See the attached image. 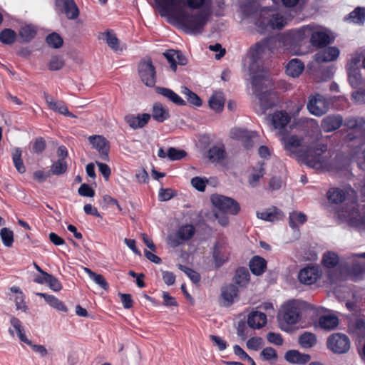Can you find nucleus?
Segmentation results:
<instances>
[{
	"mask_svg": "<svg viewBox=\"0 0 365 365\" xmlns=\"http://www.w3.org/2000/svg\"><path fill=\"white\" fill-rule=\"evenodd\" d=\"M172 18L188 34H200L207 25L210 14L205 11L196 13L178 9L172 14Z\"/></svg>",
	"mask_w": 365,
	"mask_h": 365,
	"instance_id": "f257e3e1",
	"label": "nucleus"
},
{
	"mask_svg": "<svg viewBox=\"0 0 365 365\" xmlns=\"http://www.w3.org/2000/svg\"><path fill=\"white\" fill-rule=\"evenodd\" d=\"M306 303L297 299H291L284 302L278 313L277 322L280 329L289 331L301 321Z\"/></svg>",
	"mask_w": 365,
	"mask_h": 365,
	"instance_id": "f03ea898",
	"label": "nucleus"
},
{
	"mask_svg": "<svg viewBox=\"0 0 365 365\" xmlns=\"http://www.w3.org/2000/svg\"><path fill=\"white\" fill-rule=\"evenodd\" d=\"M327 150V145L320 143L314 147L299 149L297 152V155L309 168L320 170L326 165V159L323 154Z\"/></svg>",
	"mask_w": 365,
	"mask_h": 365,
	"instance_id": "7ed1b4c3",
	"label": "nucleus"
},
{
	"mask_svg": "<svg viewBox=\"0 0 365 365\" xmlns=\"http://www.w3.org/2000/svg\"><path fill=\"white\" fill-rule=\"evenodd\" d=\"M255 24L259 33L264 34L272 30L282 29L286 22L281 14H274L270 9L264 8L259 13Z\"/></svg>",
	"mask_w": 365,
	"mask_h": 365,
	"instance_id": "20e7f679",
	"label": "nucleus"
},
{
	"mask_svg": "<svg viewBox=\"0 0 365 365\" xmlns=\"http://www.w3.org/2000/svg\"><path fill=\"white\" fill-rule=\"evenodd\" d=\"M307 40V25L287 31L282 38L284 46L296 54H299L300 47L306 43Z\"/></svg>",
	"mask_w": 365,
	"mask_h": 365,
	"instance_id": "39448f33",
	"label": "nucleus"
},
{
	"mask_svg": "<svg viewBox=\"0 0 365 365\" xmlns=\"http://www.w3.org/2000/svg\"><path fill=\"white\" fill-rule=\"evenodd\" d=\"M212 205L223 213L235 215L240 210V204L234 199L221 195H212Z\"/></svg>",
	"mask_w": 365,
	"mask_h": 365,
	"instance_id": "423d86ee",
	"label": "nucleus"
},
{
	"mask_svg": "<svg viewBox=\"0 0 365 365\" xmlns=\"http://www.w3.org/2000/svg\"><path fill=\"white\" fill-rule=\"evenodd\" d=\"M307 39L316 48H324L331 43L329 35L314 24L307 25Z\"/></svg>",
	"mask_w": 365,
	"mask_h": 365,
	"instance_id": "0eeeda50",
	"label": "nucleus"
},
{
	"mask_svg": "<svg viewBox=\"0 0 365 365\" xmlns=\"http://www.w3.org/2000/svg\"><path fill=\"white\" fill-rule=\"evenodd\" d=\"M138 70L139 76L145 86L153 87L155 85L156 71L150 58L141 60L138 63Z\"/></svg>",
	"mask_w": 365,
	"mask_h": 365,
	"instance_id": "6e6552de",
	"label": "nucleus"
},
{
	"mask_svg": "<svg viewBox=\"0 0 365 365\" xmlns=\"http://www.w3.org/2000/svg\"><path fill=\"white\" fill-rule=\"evenodd\" d=\"M327 347L334 353L345 354L350 349L349 337L341 333H334L329 336L327 341Z\"/></svg>",
	"mask_w": 365,
	"mask_h": 365,
	"instance_id": "1a4fd4ad",
	"label": "nucleus"
},
{
	"mask_svg": "<svg viewBox=\"0 0 365 365\" xmlns=\"http://www.w3.org/2000/svg\"><path fill=\"white\" fill-rule=\"evenodd\" d=\"M195 229L192 225H184L178 229L175 233L168 237V243L172 247H176L184 242L190 240L195 235Z\"/></svg>",
	"mask_w": 365,
	"mask_h": 365,
	"instance_id": "9d476101",
	"label": "nucleus"
},
{
	"mask_svg": "<svg viewBox=\"0 0 365 365\" xmlns=\"http://www.w3.org/2000/svg\"><path fill=\"white\" fill-rule=\"evenodd\" d=\"M307 108L311 114L319 117L329 110V103L323 96L316 93L309 97Z\"/></svg>",
	"mask_w": 365,
	"mask_h": 365,
	"instance_id": "9b49d317",
	"label": "nucleus"
},
{
	"mask_svg": "<svg viewBox=\"0 0 365 365\" xmlns=\"http://www.w3.org/2000/svg\"><path fill=\"white\" fill-rule=\"evenodd\" d=\"M88 141L92 148L96 149L100 158L105 162L110 160L109 152L110 149V142L103 135H93L88 137Z\"/></svg>",
	"mask_w": 365,
	"mask_h": 365,
	"instance_id": "f8f14e48",
	"label": "nucleus"
},
{
	"mask_svg": "<svg viewBox=\"0 0 365 365\" xmlns=\"http://www.w3.org/2000/svg\"><path fill=\"white\" fill-rule=\"evenodd\" d=\"M230 250L227 241L222 238L218 240L214 245L212 258L216 267H222L228 261Z\"/></svg>",
	"mask_w": 365,
	"mask_h": 365,
	"instance_id": "ddd939ff",
	"label": "nucleus"
},
{
	"mask_svg": "<svg viewBox=\"0 0 365 365\" xmlns=\"http://www.w3.org/2000/svg\"><path fill=\"white\" fill-rule=\"evenodd\" d=\"M230 137L242 141L246 149H250L254 146L255 139L258 137L256 132L249 131L242 128H233L230 132Z\"/></svg>",
	"mask_w": 365,
	"mask_h": 365,
	"instance_id": "4468645a",
	"label": "nucleus"
},
{
	"mask_svg": "<svg viewBox=\"0 0 365 365\" xmlns=\"http://www.w3.org/2000/svg\"><path fill=\"white\" fill-rule=\"evenodd\" d=\"M322 272L319 266H307L299 272V281L305 284H314L322 276Z\"/></svg>",
	"mask_w": 365,
	"mask_h": 365,
	"instance_id": "2eb2a0df",
	"label": "nucleus"
},
{
	"mask_svg": "<svg viewBox=\"0 0 365 365\" xmlns=\"http://www.w3.org/2000/svg\"><path fill=\"white\" fill-rule=\"evenodd\" d=\"M238 287L233 284H225L221 287L220 297V306L229 307L235 302V299L238 297Z\"/></svg>",
	"mask_w": 365,
	"mask_h": 365,
	"instance_id": "dca6fc26",
	"label": "nucleus"
},
{
	"mask_svg": "<svg viewBox=\"0 0 365 365\" xmlns=\"http://www.w3.org/2000/svg\"><path fill=\"white\" fill-rule=\"evenodd\" d=\"M163 56L174 72L176 71L177 65L185 66L187 63V58L180 51L170 49L163 53Z\"/></svg>",
	"mask_w": 365,
	"mask_h": 365,
	"instance_id": "f3484780",
	"label": "nucleus"
},
{
	"mask_svg": "<svg viewBox=\"0 0 365 365\" xmlns=\"http://www.w3.org/2000/svg\"><path fill=\"white\" fill-rule=\"evenodd\" d=\"M269 38H265L262 41L256 43L252 47L250 48V58L252 66H253L255 63H257L258 61L261 59L265 50L269 48Z\"/></svg>",
	"mask_w": 365,
	"mask_h": 365,
	"instance_id": "a211bd4d",
	"label": "nucleus"
},
{
	"mask_svg": "<svg viewBox=\"0 0 365 365\" xmlns=\"http://www.w3.org/2000/svg\"><path fill=\"white\" fill-rule=\"evenodd\" d=\"M150 118L151 115L149 113L138 114L137 115L128 114L125 116L124 119L131 128L136 130L145 127Z\"/></svg>",
	"mask_w": 365,
	"mask_h": 365,
	"instance_id": "6ab92c4d",
	"label": "nucleus"
},
{
	"mask_svg": "<svg viewBox=\"0 0 365 365\" xmlns=\"http://www.w3.org/2000/svg\"><path fill=\"white\" fill-rule=\"evenodd\" d=\"M343 122L344 120L341 115H329L322 119L321 126L324 132L329 133L339 128Z\"/></svg>",
	"mask_w": 365,
	"mask_h": 365,
	"instance_id": "aec40b11",
	"label": "nucleus"
},
{
	"mask_svg": "<svg viewBox=\"0 0 365 365\" xmlns=\"http://www.w3.org/2000/svg\"><path fill=\"white\" fill-rule=\"evenodd\" d=\"M160 9V14L162 16H170L175 12L178 9H176L179 6L182 0H155Z\"/></svg>",
	"mask_w": 365,
	"mask_h": 365,
	"instance_id": "412c9836",
	"label": "nucleus"
},
{
	"mask_svg": "<svg viewBox=\"0 0 365 365\" xmlns=\"http://www.w3.org/2000/svg\"><path fill=\"white\" fill-rule=\"evenodd\" d=\"M339 55V50L335 46H330L319 51L314 55L317 63L330 62L335 61Z\"/></svg>",
	"mask_w": 365,
	"mask_h": 365,
	"instance_id": "4be33fe9",
	"label": "nucleus"
},
{
	"mask_svg": "<svg viewBox=\"0 0 365 365\" xmlns=\"http://www.w3.org/2000/svg\"><path fill=\"white\" fill-rule=\"evenodd\" d=\"M44 98L50 109L67 117H76L75 115L69 112L66 103L63 101H54L53 98L47 93H44Z\"/></svg>",
	"mask_w": 365,
	"mask_h": 365,
	"instance_id": "5701e85b",
	"label": "nucleus"
},
{
	"mask_svg": "<svg viewBox=\"0 0 365 365\" xmlns=\"http://www.w3.org/2000/svg\"><path fill=\"white\" fill-rule=\"evenodd\" d=\"M267 324V315L261 311H253L247 317V324L254 329L264 327Z\"/></svg>",
	"mask_w": 365,
	"mask_h": 365,
	"instance_id": "b1692460",
	"label": "nucleus"
},
{
	"mask_svg": "<svg viewBox=\"0 0 365 365\" xmlns=\"http://www.w3.org/2000/svg\"><path fill=\"white\" fill-rule=\"evenodd\" d=\"M34 282L39 284H47L49 288L54 292H58L62 289L61 282L53 275L48 273L46 274L45 276H36Z\"/></svg>",
	"mask_w": 365,
	"mask_h": 365,
	"instance_id": "393cba45",
	"label": "nucleus"
},
{
	"mask_svg": "<svg viewBox=\"0 0 365 365\" xmlns=\"http://www.w3.org/2000/svg\"><path fill=\"white\" fill-rule=\"evenodd\" d=\"M259 98L260 106L263 113L267 110L273 108L277 104V96L274 92L265 91L257 94Z\"/></svg>",
	"mask_w": 365,
	"mask_h": 365,
	"instance_id": "a878e982",
	"label": "nucleus"
},
{
	"mask_svg": "<svg viewBox=\"0 0 365 365\" xmlns=\"http://www.w3.org/2000/svg\"><path fill=\"white\" fill-rule=\"evenodd\" d=\"M291 117L285 110H277L272 115V123L275 129L282 130L290 122Z\"/></svg>",
	"mask_w": 365,
	"mask_h": 365,
	"instance_id": "bb28decb",
	"label": "nucleus"
},
{
	"mask_svg": "<svg viewBox=\"0 0 365 365\" xmlns=\"http://www.w3.org/2000/svg\"><path fill=\"white\" fill-rule=\"evenodd\" d=\"M284 359L291 364H305L310 361L311 356L307 354H302L297 350L292 349L285 353Z\"/></svg>",
	"mask_w": 365,
	"mask_h": 365,
	"instance_id": "cd10ccee",
	"label": "nucleus"
},
{
	"mask_svg": "<svg viewBox=\"0 0 365 365\" xmlns=\"http://www.w3.org/2000/svg\"><path fill=\"white\" fill-rule=\"evenodd\" d=\"M234 282L240 287L245 288L250 281V274L247 268L240 267L235 270Z\"/></svg>",
	"mask_w": 365,
	"mask_h": 365,
	"instance_id": "c85d7f7f",
	"label": "nucleus"
},
{
	"mask_svg": "<svg viewBox=\"0 0 365 365\" xmlns=\"http://www.w3.org/2000/svg\"><path fill=\"white\" fill-rule=\"evenodd\" d=\"M36 294L43 298L46 302L53 309L64 313L68 312V309L63 302L58 299L54 295L48 294L46 293H37Z\"/></svg>",
	"mask_w": 365,
	"mask_h": 365,
	"instance_id": "c756f323",
	"label": "nucleus"
},
{
	"mask_svg": "<svg viewBox=\"0 0 365 365\" xmlns=\"http://www.w3.org/2000/svg\"><path fill=\"white\" fill-rule=\"evenodd\" d=\"M249 266L253 274L259 276L267 268V261L262 257L255 256L250 261Z\"/></svg>",
	"mask_w": 365,
	"mask_h": 365,
	"instance_id": "7c9ffc66",
	"label": "nucleus"
},
{
	"mask_svg": "<svg viewBox=\"0 0 365 365\" xmlns=\"http://www.w3.org/2000/svg\"><path fill=\"white\" fill-rule=\"evenodd\" d=\"M304 69L303 62L298 58H294L290 60L286 66V73L289 76L296 78L302 73Z\"/></svg>",
	"mask_w": 365,
	"mask_h": 365,
	"instance_id": "2f4dec72",
	"label": "nucleus"
},
{
	"mask_svg": "<svg viewBox=\"0 0 365 365\" xmlns=\"http://www.w3.org/2000/svg\"><path fill=\"white\" fill-rule=\"evenodd\" d=\"M155 91L157 93L169 99L173 103L179 106H185V101L173 90L164 87H156Z\"/></svg>",
	"mask_w": 365,
	"mask_h": 365,
	"instance_id": "473e14b6",
	"label": "nucleus"
},
{
	"mask_svg": "<svg viewBox=\"0 0 365 365\" xmlns=\"http://www.w3.org/2000/svg\"><path fill=\"white\" fill-rule=\"evenodd\" d=\"M152 117L157 122L163 123L169 118V110L162 103L157 102L153 106Z\"/></svg>",
	"mask_w": 365,
	"mask_h": 365,
	"instance_id": "72a5a7b5",
	"label": "nucleus"
},
{
	"mask_svg": "<svg viewBox=\"0 0 365 365\" xmlns=\"http://www.w3.org/2000/svg\"><path fill=\"white\" fill-rule=\"evenodd\" d=\"M282 212L277 207H274L263 212H258L257 216L258 218L267 221L274 222L279 220L282 217Z\"/></svg>",
	"mask_w": 365,
	"mask_h": 365,
	"instance_id": "f704fd0d",
	"label": "nucleus"
},
{
	"mask_svg": "<svg viewBox=\"0 0 365 365\" xmlns=\"http://www.w3.org/2000/svg\"><path fill=\"white\" fill-rule=\"evenodd\" d=\"M339 324V319L335 315H322L319 319V327L323 329L331 330Z\"/></svg>",
	"mask_w": 365,
	"mask_h": 365,
	"instance_id": "c9c22d12",
	"label": "nucleus"
},
{
	"mask_svg": "<svg viewBox=\"0 0 365 365\" xmlns=\"http://www.w3.org/2000/svg\"><path fill=\"white\" fill-rule=\"evenodd\" d=\"M347 192L340 188H331L327 192L328 200L334 204H341L346 198Z\"/></svg>",
	"mask_w": 365,
	"mask_h": 365,
	"instance_id": "e433bc0d",
	"label": "nucleus"
},
{
	"mask_svg": "<svg viewBox=\"0 0 365 365\" xmlns=\"http://www.w3.org/2000/svg\"><path fill=\"white\" fill-rule=\"evenodd\" d=\"M63 10L68 19H76L79 16L78 8L73 0H63Z\"/></svg>",
	"mask_w": 365,
	"mask_h": 365,
	"instance_id": "4c0bfd02",
	"label": "nucleus"
},
{
	"mask_svg": "<svg viewBox=\"0 0 365 365\" xmlns=\"http://www.w3.org/2000/svg\"><path fill=\"white\" fill-rule=\"evenodd\" d=\"M36 33V28L31 24L22 26L19 30V36L24 43H29L32 41L35 38Z\"/></svg>",
	"mask_w": 365,
	"mask_h": 365,
	"instance_id": "58836bf2",
	"label": "nucleus"
},
{
	"mask_svg": "<svg viewBox=\"0 0 365 365\" xmlns=\"http://www.w3.org/2000/svg\"><path fill=\"white\" fill-rule=\"evenodd\" d=\"M252 174L248 176V183L252 187H256L259 184L260 179L264 175L265 170L264 168V163H261L259 168L256 169L253 168Z\"/></svg>",
	"mask_w": 365,
	"mask_h": 365,
	"instance_id": "ea45409f",
	"label": "nucleus"
},
{
	"mask_svg": "<svg viewBox=\"0 0 365 365\" xmlns=\"http://www.w3.org/2000/svg\"><path fill=\"white\" fill-rule=\"evenodd\" d=\"M345 20L359 24H364L365 21V8L356 7L349 14Z\"/></svg>",
	"mask_w": 365,
	"mask_h": 365,
	"instance_id": "a19ab883",
	"label": "nucleus"
},
{
	"mask_svg": "<svg viewBox=\"0 0 365 365\" xmlns=\"http://www.w3.org/2000/svg\"><path fill=\"white\" fill-rule=\"evenodd\" d=\"M349 130H357L362 128L365 125V118L363 117H348L343 124Z\"/></svg>",
	"mask_w": 365,
	"mask_h": 365,
	"instance_id": "79ce46f5",
	"label": "nucleus"
},
{
	"mask_svg": "<svg viewBox=\"0 0 365 365\" xmlns=\"http://www.w3.org/2000/svg\"><path fill=\"white\" fill-rule=\"evenodd\" d=\"M84 272L88 274L89 277L95 282L96 284H98L101 288L104 290H108L109 289V284L107 282L105 277L100 274H97L93 272L90 268L84 267Z\"/></svg>",
	"mask_w": 365,
	"mask_h": 365,
	"instance_id": "37998d69",
	"label": "nucleus"
},
{
	"mask_svg": "<svg viewBox=\"0 0 365 365\" xmlns=\"http://www.w3.org/2000/svg\"><path fill=\"white\" fill-rule=\"evenodd\" d=\"M339 256L333 252H327L324 254L322 264L328 269L335 267L339 263Z\"/></svg>",
	"mask_w": 365,
	"mask_h": 365,
	"instance_id": "c03bdc74",
	"label": "nucleus"
},
{
	"mask_svg": "<svg viewBox=\"0 0 365 365\" xmlns=\"http://www.w3.org/2000/svg\"><path fill=\"white\" fill-rule=\"evenodd\" d=\"M225 105V98L221 93L212 95L209 100V106L215 112H221Z\"/></svg>",
	"mask_w": 365,
	"mask_h": 365,
	"instance_id": "a18cd8bd",
	"label": "nucleus"
},
{
	"mask_svg": "<svg viewBox=\"0 0 365 365\" xmlns=\"http://www.w3.org/2000/svg\"><path fill=\"white\" fill-rule=\"evenodd\" d=\"M226 157V152L222 147L213 146L208 150V158L212 162H220Z\"/></svg>",
	"mask_w": 365,
	"mask_h": 365,
	"instance_id": "49530a36",
	"label": "nucleus"
},
{
	"mask_svg": "<svg viewBox=\"0 0 365 365\" xmlns=\"http://www.w3.org/2000/svg\"><path fill=\"white\" fill-rule=\"evenodd\" d=\"M22 150L20 148H15L12 151V160L16 169L20 173L26 172V168L21 159Z\"/></svg>",
	"mask_w": 365,
	"mask_h": 365,
	"instance_id": "de8ad7c7",
	"label": "nucleus"
},
{
	"mask_svg": "<svg viewBox=\"0 0 365 365\" xmlns=\"http://www.w3.org/2000/svg\"><path fill=\"white\" fill-rule=\"evenodd\" d=\"M299 344L303 348H311L317 344V337L312 333L304 332L299 337Z\"/></svg>",
	"mask_w": 365,
	"mask_h": 365,
	"instance_id": "09e8293b",
	"label": "nucleus"
},
{
	"mask_svg": "<svg viewBox=\"0 0 365 365\" xmlns=\"http://www.w3.org/2000/svg\"><path fill=\"white\" fill-rule=\"evenodd\" d=\"M307 216L301 212H292L289 215V225L292 229L296 228L298 224L302 225L307 222Z\"/></svg>",
	"mask_w": 365,
	"mask_h": 365,
	"instance_id": "8fccbe9b",
	"label": "nucleus"
},
{
	"mask_svg": "<svg viewBox=\"0 0 365 365\" xmlns=\"http://www.w3.org/2000/svg\"><path fill=\"white\" fill-rule=\"evenodd\" d=\"M16 33L11 29H4L0 33V41L4 44L11 45L16 40Z\"/></svg>",
	"mask_w": 365,
	"mask_h": 365,
	"instance_id": "3c124183",
	"label": "nucleus"
},
{
	"mask_svg": "<svg viewBox=\"0 0 365 365\" xmlns=\"http://www.w3.org/2000/svg\"><path fill=\"white\" fill-rule=\"evenodd\" d=\"M240 10L245 17H250L257 11V5L253 1L242 2L240 5Z\"/></svg>",
	"mask_w": 365,
	"mask_h": 365,
	"instance_id": "603ef678",
	"label": "nucleus"
},
{
	"mask_svg": "<svg viewBox=\"0 0 365 365\" xmlns=\"http://www.w3.org/2000/svg\"><path fill=\"white\" fill-rule=\"evenodd\" d=\"M67 163L63 159H58L51 166L50 173L54 175H61L67 171Z\"/></svg>",
	"mask_w": 365,
	"mask_h": 365,
	"instance_id": "864d4df0",
	"label": "nucleus"
},
{
	"mask_svg": "<svg viewBox=\"0 0 365 365\" xmlns=\"http://www.w3.org/2000/svg\"><path fill=\"white\" fill-rule=\"evenodd\" d=\"M46 42L51 48H59L63 46V40L58 34L53 32L46 36Z\"/></svg>",
	"mask_w": 365,
	"mask_h": 365,
	"instance_id": "5fc2aeb1",
	"label": "nucleus"
},
{
	"mask_svg": "<svg viewBox=\"0 0 365 365\" xmlns=\"http://www.w3.org/2000/svg\"><path fill=\"white\" fill-rule=\"evenodd\" d=\"M284 140L285 149L292 152L293 148H298L301 147L302 143V138H299L296 135H291L287 139L283 138Z\"/></svg>",
	"mask_w": 365,
	"mask_h": 365,
	"instance_id": "6e6d98bb",
	"label": "nucleus"
},
{
	"mask_svg": "<svg viewBox=\"0 0 365 365\" xmlns=\"http://www.w3.org/2000/svg\"><path fill=\"white\" fill-rule=\"evenodd\" d=\"M349 329L357 335H362L365 333V321L361 318H358L354 322L349 323Z\"/></svg>",
	"mask_w": 365,
	"mask_h": 365,
	"instance_id": "4d7b16f0",
	"label": "nucleus"
},
{
	"mask_svg": "<svg viewBox=\"0 0 365 365\" xmlns=\"http://www.w3.org/2000/svg\"><path fill=\"white\" fill-rule=\"evenodd\" d=\"M182 92L185 96L186 99L190 104L197 107L202 105V100L200 98L187 87H184Z\"/></svg>",
	"mask_w": 365,
	"mask_h": 365,
	"instance_id": "13d9d810",
	"label": "nucleus"
},
{
	"mask_svg": "<svg viewBox=\"0 0 365 365\" xmlns=\"http://www.w3.org/2000/svg\"><path fill=\"white\" fill-rule=\"evenodd\" d=\"M105 39L108 46L113 51L119 50V40L113 31H107L104 33Z\"/></svg>",
	"mask_w": 365,
	"mask_h": 365,
	"instance_id": "bf43d9fd",
	"label": "nucleus"
},
{
	"mask_svg": "<svg viewBox=\"0 0 365 365\" xmlns=\"http://www.w3.org/2000/svg\"><path fill=\"white\" fill-rule=\"evenodd\" d=\"M267 80L261 75L253 76L251 78V84L254 89V93L257 95L262 91L265 81Z\"/></svg>",
	"mask_w": 365,
	"mask_h": 365,
	"instance_id": "052dcab7",
	"label": "nucleus"
},
{
	"mask_svg": "<svg viewBox=\"0 0 365 365\" xmlns=\"http://www.w3.org/2000/svg\"><path fill=\"white\" fill-rule=\"evenodd\" d=\"M0 236L3 244L8 247L12 246L14 242V233L7 227H4L0 231Z\"/></svg>",
	"mask_w": 365,
	"mask_h": 365,
	"instance_id": "680f3d73",
	"label": "nucleus"
},
{
	"mask_svg": "<svg viewBox=\"0 0 365 365\" xmlns=\"http://www.w3.org/2000/svg\"><path fill=\"white\" fill-rule=\"evenodd\" d=\"M46 148V143L43 138H36L31 143V152L36 154L42 153Z\"/></svg>",
	"mask_w": 365,
	"mask_h": 365,
	"instance_id": "e2e57ef3",
	"label": "nucleus"
},
{
	"mask_svg": "<svg viewBox=\"0 0 365 365\" xmlns=\"http://www.w3.org/2000/svg\"><path fill=\"white\" fill-rule=\"evenodd\" d=\"M187 156V153L184 150L177 149L170 147L168 149V158L172 161L180 160Z\"/></svg>",
	"mask_w": 365,
	"mask_h": 365,
	"instance_id": "0e129e2a",
	"label": "nucleus"
},
{
	"mask_svg": "<svg viewBox=\"0 0 365 365\" xmlns=\"http://www.w3.org/2000/svg\"><path fill=\"white\" fill-rule=\"evenodd\" d=\"M178 268L185 272L193 283L196 284L200 281L201 277L200 274L192 268L182 264H178Z\"/></svg>",
	"mask_w": 365,
	"mask_h": 365,
	"instance_id": "69168bd1",
	"label": "nucleus"
},
{
	"mask_svg": "<svg viewBox=\"0 0 365 365\" xmlns=\"http://www.w3.org/2000/svg\"><path fill=\"white\" fill-rule=\"evenodd\" d=\"M361 79V76L359 73L358 69L356 68H350L348 71V81L351 86H358Z\"/></svg>",
	"mask_w": 365,
	"mask_h": 365,
	"instance_id": "338daca9",
	"label": "nucleus"
},
{
	"mask_svg": "<svg viewBox=\"0 0 365 365\" xmlns=\"http://www.w3.org/2000/svg\"><path fill=\"white\" fill-rule=\"evenodd\" d=\"M64 66V60L58 56H52L48 65V68L50 71H58L61 69Z\"/></svg>",
	"mask_w": 365,
	"mask_h": 365,
	"instance_id": "774afa93",
	"label": "nucleus"
}]
</instances>
